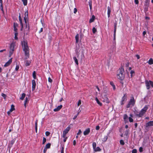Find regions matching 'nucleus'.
Here are the masks:
<instances>
[{"label": "nucleus", "mask_w": 153, "mask_h": 153, "mask_svg": "<svg viewBox=\"0 0 153 153\" xmlns=\"http://www.w3.org/2000/svg\"><path fill=\"white\" fill-rule=\"evenodd\" d=\"M110 84L111 85L113 88V89L114 90H115V85H114V83L113 82H110Z\"/></svg>", "instance_id": "30"}, {"label": "nucleus", "mask_w": 153, "mask_h": 153, "mask_svg": "<svg viewBox=\"0 0 153 153\" xmlns=\"http://www.w3.org/2000/svg\"><path fill=\"white\" fill-rule=\"evenodd\" d=\"M66 134H65L64 133H63L62 137H63L64 138H68L67 137H66Z\"/></svg>", "instance_id": "52"}, {"label": "nucleus", "mask_w": 153, "mask_h": 153, "mask_svg": "<svg viewBox=\"0 0 153 153\" xmlns=\"http://www.w3.org/2000/svg\"><path fill=\"white\" fill-rule=\"evenodd\" d=\"M120 144L122 145H123L125 143H124V141L123 140H121L120 141Z\"/></svg>", "instance_id": "39"}, {"label": "nucleus", "mask_w": 153, "mask_h": 153, "mask_svg": "<svg viewBox=\"0 0 153 153\" xmlns=\"http://www.w3.org/2000/svg\"><path fill=\"white\" fill-rule=\"evenodd\" d=\"M43 31V28L42 27L41 28L40 30L39 31V33H40Z\"/></svg>", "instance_id": "63"}, {"label": "nucleus", "mask_w": 153, "mask_h": 153, "mask_svg": "<svg viewBox=\"0 0 153 153\" xmlns=\"http://www.w3.org/2000/svg\"><path fill=\"white\" fill-rule=\"evenodd\" d=\"M46 139L45 138L43 137V142H42V144H44L46 142Z\"/></svg>", "instance_id": "36"}, {"label": "nucleus", "mask_w": 153, "mask_h": 153, "mask_svg": "<svg viewBox=\"0 0 153 153\" xmlns=\"http://www.w3.org/2000/svg\"><path fill=\"white\" fill-rule=\"evenodd\" d=\"M22 46L23 50L25 52V55L26 56V59H27L29 57V49L27 45V41L25 39L22 42Z\"/></svg>", "instance_id": "1"}, {"label": "nucleus", "mask_w": 153, "mask_h": 153, "mask_svg": "<svg viewBox=\"0 0 153 153\" xmlns=\"http://www.w3.org/2000/svg\"><path fill=\"white\" fill-rule=\"evenodd\" d=\"M131 76H133V74H134V72L133 71H131L130 72Z\"/></svg>", "instance_id": "45"}, {"label": "nucleus", "mask_w": 153, "mask_h": 153, "mask_svg": "<svg viewBox=\"0 0 153 153\" xmlns=\"http://www.w3.org/2000/svg\"><path fill=\"white\" fill-rule=\"evenodd\" d=\"M25 93L22 94V96L20 97V99L22 100H23L25 96Z\"/></svg>", "instance_id": "23"}, {"label": "nucleus", "mask_w": 153, "mask_h": 153, "mask_svg": "<svg viewBox=\"0 0 153 153\" xmlns=\"http://www.w3.org/2000/svg\"><path fill=\"white\" fill-rule=\"evenodd\" d=\"M123 118L125 122H128V116L126 114H125L124 115Z\"/></svg>", "instance_id": "17"}, {"label": "nucleus", "mask_w": 153, "mask_h": 153, "mask_svg": "<svg viewBox=\"0 0 153 153\" xmlns=\"http://www.w3.org/2000/svg\"><path fill=\"white\" fill-rule=\"evenodd\" d=\"M79 36L78 34H77L75 36V39L76 40V42L78 43L79 41Z\"/></svg>", "instance_id": "26"}, {"label": "nucleus", "mask_w": 153, "mask_h": 153, "mask_svg": "<svg viewBox=\"0 0 153 153\" xmlns=\"http://www.w3.org/2000/svg\"><path fill=\"white\" fill-rule=\"evenodd\" d=\"M14 30L15 32H17V27H14Z\"/></svg>", "instance_id": "62"}, {"label": "nucleus", "mask_w": 153, "mask_h": 153, "mask_svg": "<svg viewBox=\"0 0 153 153\" xmlns=\"http://www.w3.org/2000/svg\"><path fill=\"white\" fill-rule=\"evenodd\" d=\"M150 81H146L145 82L146 86L147 89H149L150 88Z\"/></svg>", "instance_id": "13"}, {"label": "nucleus", "mask_w": 153, "mask_h": 153, "mask_svg": "<svg viewBox=\"0 0 153 153\" xmlns=\"http://www.w3.org/2000/svg\"><path fill=\"white\" fill-rule=\"evenodd\" d=\"M0 8L1 9V11H2L3 13H4V11L3 9V6H0Z\"/></svg>", "instance_id": "54"}, {"label": "nucleus", "mask_w": 153, "mask_h": 153, "mask_svg": "<svg viewBox=\"0 0 153 153\" xmlns=\"http://www.w3.org/2000/svg\"><path fill=\"white\" fill-rule=\"evenodd\" d=\"M100 128V126H96V129L97 130H99V129Z\"/></svg>", "instance_id": "61"}, {"label": "nucleus", "mask_w": 153, "mask_h": 153, "mask_svg": "<svg viewBox=\"0 0 153 153\" xmlns=\"http://www.w3.org/2000/svg\"><path fill=\"white\" fill-rule=\"evenodd\" d=\"M1 96L4 97V99L5 100L6 99V97H7L6 94H4V93H2L1 94Z\"/></svg>", "instance_id": "38"}, {"label": "nucleus", "mask_w": 153, "mask_h": 153, "mask_svg": "<svg viewBox=\"0 0 153 153\" xmlns=\"http://www.w3.org/2000/svg\"><path fill=\"white\" fill-rule=\"evenodd\" d=\"M36 86V83L35 81L33 79L32 80V90L34 91L35 89Z\"/></svg>", "instance_id": "9"}, {"label": "nucleus", "mask_w": 153, "mask_h": 153, "mask_svg": "<svg viewBox=\"0 0 153 153\" xmlns=\"http://www.w3.org/2000/svg\"><path fill=\"white\" fill-rule=\"evenodd\" d=\"M95 17L94 15H93L92 16L91 18L89 20V22L91 23L94 22V20Z\"/></svg>", "instance_id": "18"}, {"label": "nucleus", "mask_w": 153, "mask_h": 153, "mask_svg": "<svg viewBox=\"0 0 153 153\" xmlns=\"http://www.w3.org/2000/svg\"><path fill=\"white\" fill-rule=\"evenodd\" d=\"M23 4L25 6L27 4V0H22Z\"/></svg>", "instance_id": "31"}, {"label": "nucleus", "mask_w": 153, "mask_h": 153, "mask_svg": "<svg viewBox=\"0 0 153 153\" xmlns=\"http://www.w3.org/2000/svg\"><path fill=\"white\" fill-rule=\"evenodd\" d=\"M73 59L75 61V62L76 64L78 65V61L76 58V57H73Z\"/></svg>", "instance_id": "22"}, {"label": "nucleus", "mask_w": 153, "mask_h": 153, "mask_svg": "<svg viewBox=\"0 0 153 153\" xmlns=\"http://www.w3.org/2000/svg\"><path fill=\"white\" fill-rule=\"evenodd\" d=\"M129 131L128 130H127L125 131V135L127 136L128 134Z\"/></svg>", "instance_id": "47"}, {"label": "nucleus", "mask_w": 153, "mask_h": 153, "mask_svg": "<svg viewBox=\"0 0 153 153\" xmlns=\"http://www.w3.org/2000/svg\"><path fill=\"white\" fill-rule=\"evenodd\" d=\"M18 35V33L17 32H15V37H14V39L16 40L18 39V37H17V36Z\"/></svg>", "instance_id": "33"}, {"label": "nucleus", "mask_w": 153, "mask_h": 153, "mask_svg": "<svg viewBox=\"0 0 153 153\" xmlns=\"http://www.w3.org/2000/svg\"><path fill=\"white\" fill-rule=\"evenodd\" d=\"M82 133V131H81V130L80 129H79V131H78V132L77 133V135H79L80 134Z\"/></svg>", "instance_id": "49"}, {"label": "nucleus", "mask_w": 153, "mask_h": 153, "mask_svg": "<svg viewBox=\"0 0 153 153\" xmlns=\"http://www.w3.org/2000/svg\"><path fill=\"white\" fill-rule=\"evenodd\" d=\"M95 100L98 104H99L100 106H102V103L100 102L97 97L95 98Z\"/></svg>", "instance_id": "20"}, {"label": "nucleus", "mask_w": 153, "mask_h": 153, "mask_svg": "<svg viewBox=\"0 0 153 153\" xmlns=\"http://www.w3.org/2000/svg\"><path fill=\"white\" fill-rule=\"evenodd\" d=\"M137 153V150L136 149H133L132 151V153Z\"/></svg>", "instance_id": "42"}, {"label": "nucleus", "mask_w": 153, "mask_h": 153, "mask_svg": "<svg viewBox=\"0 0 153 153\" xmlns=\"http://www.w3.org/2000/svg\"><path fill=\"white\" fill-rule=\"evenodd\" d=\"M90 129L89 128H86L83 132L84 135H86L90 133Z\"/></svg>", "instance_id": "10"}, {"label": "nucleus", "mask_w": 153, "mask_h": 153, "mask_svg": "<svg viewBox=\"0 0 153 153\" xmlns=\"http://www.w3.org/2000/svg\"><path fill=\"white\" fill-rule=\"evenodd\" d=\"M35 127H37V120L35 123Z\"/></svg>", "instance_id": "60"}, {"label": "nucleus", "mask_w": 153, "mask_h": 153, "mask_svg": "<svg viewBox=\"0 0 153 153\" xmlns=\"http://www.w3.org/2000/svg\"><path fill=\"white\" fill-rule=\"evenodd\" d=\"M15 46V43L14 42H12L10 46V51L9 53V56L10 57L13 54V51H14V48Z\"/></svg>", "instance_id": "4"}, {"label": "nucleus", "mask_w": 153, "mask_h": 153, "mask_svg": "<svg viewBox=\"0 0 153 153\" xmlns=\"http://www.w3.org/2000/svg\"><path fill=\"white\" fill-rule=\"evenodd\" d=\"M139 151L140 152H142L143 151V149L142 147H140L139 149Z\"/></svg>", "instance_id": "51"}, {"label": "nucleus", "mask_w": 153, "mask_h": 153, "mask_svg": "<svg viewBox=\"0 0 153 153\" xmlns=\"http://www.w3.org/2000/svg\"><path fill=\"white\" fill-rule=\"evenodd\" d=\"M51 145V143H48L46 144L45 146V148H46L47 149H49Z\"/></svg>", "instance_id": "25"}, {"label": "nucleus", "mask_w": 153, "mask_h": 153, "mask_svg": "<svg viewBox=\"0 0 153 153\" xmlns=\"http://www.w3.org/2000/svg\"><path fill=\"white\" fill-rule=\"evenodd\" d=\"M148 62L149 64L150 65H151L153 63V60L152 58H151L149 60Z\"/></svg>", "instance_id": "29"}, {"label": "nucleus", "mask_w": 153, "mask_h": 153, "mask_svg": "<svg viewBox=\"0 0 153 153\" xmlns=\"http://www.w3.org/2000/svg\"><path fill=\"white\" fill-rule=\"evenodd\" d=\"M47 149L46 148H45L44 147V149L43 150V152L44 153H45V152H46L47 151Z\"/></svg>", "instance_id": "58"}, {"label": "nucleus", "mask_w": 153, "mask_h": 153, "mask_svg": "<svg viewBox=\"0 0 153 153\" xmlns=\"http://www.w3.org/2000/svg\"><path fill=\"white\" fill-rule=\"evenodd\" d=\"M150 85L153 87V82L152 81H150Z\"/></svg>", "instance_id": "57"}, {"label": "nucleus", "mask_w": 153, "mask_h": 153, "mask_svg": "<svg viewBox=\"0 0 153 153\" xmlns=\"http://www.w3.org/2000/svg\"><path fill=\"white\" fill-rule=\"evenodd\" d=\"M50 134V133L49 131H47L45 132V134L47 136H48Z\"/></svg>", "instance_id": "46"}, {"label": "nucleus", "mask_w": 153, "mask_h": 153, "mask_svg": "<svg viewBox=\"0 0 153 153\" xmlns=\"http://www.w3.org/2000/svg\"><path fill=\"white\" fill-rule=\"evenodd\" d=\"M134 2L136 4H138V0H134Z\"/></svg>", "instance_id": "59"}, {"label": "nucleus", "mask_w": 153, "mask_h": 153, "mask_svg": "<svg viewBox=\"0 0 153 153\" xmlns=\"http://www.w3.org/2000/svg\"><path fill=\"white\" fill-rule=\"evenodd\" d=\"M129 121L130 122H132L133 121V120L130 117L128 118Z\"/></svg>", "instance_id": "40"}, {"label": "nucleus", "mask_w": 153, "mask_h": 153, "mask_svg": "<svg viewBox=\"0 0 153 153\" xmlns=\"http://www.w3.org/2000/svg\"><path fill=\"white\" fill-rule=\"evenodd\" d=\"M12 62V58H10L4 65V67L9 66Z\"/></svg>", "instance_id": "8"}, {"label": "nucleus", "mask_w": 153, "mask_h": 153, "mask_svg": "<svg viewBox=\"0 0 153 153\" xmlns=\"http://www.w3.org/2000/svg\"><path fill=\"white\" fill-rule=\"evenodd\" d=\"M64 148L63 147H62V149L61 150V153H64Z\"/></svg>", "instance_id": "56"}, {"label": "nucleus", "mask_w": 153, "mask_h": 153, "mask_svg": "<svg viewBox=\"0 0 153 153\" xmlns=\"http://www.w3.org/2000/svg\"><path fill=\"white\" fill-rule=\"evenodd\" d=\"M117 23H115L114 24V33H116V29H117Z\"/></svg>", "instance_id": "34"}, {"label": "nucleus", "mask_w": 153, "mask_h": 153, "mask_svg": "<svg viewBox=\"0 0 153 153\" xmlns=\"http://www.w3.org/2000/svg\"><path fill=\"white\" fill-rule=\"evenodd\" d=\"M92 146H93V149H94L96 147V143L95 142H93V144H92Z\"/></svg>", "instance_id": "37"}, {"label": "nucleus", "mask_w": 153, "mask_h": 153, "mask_svg": "<svg viewBox=\"0 0 153 153\" xmlns=\"http://www.w3.org/2000/svg\"><path fill=\"white\" fill-rule=\"evenodd\" d=\"M107 9H108L107 14H108V17L109 18L110 17V15L111 8H110V7L109 6H108V7Z\"/></svg>", "instance_id": "16"}, {"label": "nucleus", "mask_w": 153, "mask_h": 153, "mask_svg": "<svg viewBox=\"0 0 153 153\" xmlns=\"http://www.w3.org/2000/svg\"><path fill=\"white\" fill-rule=\"evenodd\" d=\"M19 22H20V23L21 26V30H22V29H23V24H22V18H21V16H20V14H19Z\"/></svg>", "instance_id": "12"}, {"label": "nucleus", "mask_w": 153, "mask_h": 153, "mask_svg": "<svg viewBox=\"0 0 153 153\" xmlns=\"http://www.w3.org/2000/svg\"><path fill=\"white\" fill-rule=\"evenodd\" d=\"M94 150L95 152L100 151L101 150L100 149L99 147H97V148L96 147L94 149Z\"/></svg>", "instance_id": "21"}, {"label": "nucleus", "mask_w": 153, "mask_h": 153, "mask_svg": "<svg viewBox=\"0 0 153 153\" xmlns=\"http://www.w3.org/2000/svg\"><path fill=\"white\" fill-rule=\"evenodd\" d=\"M127 97V95L126 94H125L124 95L123 97H122L121 100V105H123L124 104V102L126 101Z\"/></svg>", "instance_id": "5"}, {"label": "nucleus", "mask_w": 153, "mask_h": 153, "mask_svg": "<svg viewBox=\"0 0 153 153\" xmlns=\"http://www.w3.org/2000/svg\"><path fill=\"white\" fill-rule=\"evenodd\" d=\"M18 26V25L17 23H14V27H17Z\"/></svg>", "instance_id": "50"}, {"label": "nucleus", "mask_w": 153, "mask_h": 153, "mask_svg": "<svg viewBox=\"0 0 153 153\" xmlns=\"http://www.w3.org/2000/svg\"><path fill=\"white\" fill-rule=\"evenodd\" d=\"M62 105H60L58 106L56 108L54 109L53 111H59L62 107Z\"/></svg>", "instance_id": "14"}, {"label": "nucleus", "mask_w": 153, "mask_h": 153, "mask_svg": "<svg viewBox=\"0 0 153 153\" xmlns=\"http://www.w3.org/2000/svg\"><path fill=\"white\" fill-rule=\"evenodd\" d=\"M135 56L137 58V59H139L140 58V56L138 54H136L135 55Z\"/></svg>", "instance_id": "55"}, {"label": "nucleus", "mask_w": 153, "mask_h": 153, "mask_svg": "<svg viewBox=\"0 0 153 153\" xmlns=\"http://www.w3.org/2000/svg\"><path fill=\"white\" fill-rule=\"evenodd\" d=\"M30 62L29 61L26 60L25 61V65L26 66H29L30 65Z\"/></svg>", "instance_id": "27"}, {"label": "nucleus", "mask_w": 153, "mask_h": 153, "mask_svg": "<svg viewBox=\"0 0 153 153\" xmlns=\"http://www.w3.org/2000/svg\"><path fill=\"white\" fill-rule=\"evenodd\" d=\"M71 129V126H68V127L63 131V133L65 134H67Z\"/></svg>", "instance_id": "7"}, {"label": "nucleus", "mask_w": 153, "mask_h": 153, "mask_svg": "<svg viewBox=\"0 0 153 153\" xmlns=\"http://www.w3.org/2000/svg\"><path fill=\"white\" fill-rule=\"evenodd\" d=\"M15 140H13L11 141V144L12 145L14 143Z\"/></svg>", "instance_id": "64"}, {"label": "nucleus", "mask_w": 153, "mask_h": 153, "mask_svg": "<svg viewBox=\"0 0 153 153\" xmlns=\"http://www.w3.org/2000/svg\"><path fill=\"white\" fill-rule=\"evenodd\" d=\"M48 81L49 82L51 83L52 82V79L50 78V77H49L48 78Z\"/></svg>", "instance_id": "48"}, {"label": "nucleus", "mask_w": 153, "mask_h": 153, "mask_svg": "<svg viewBox=\"0 0 153 153\" xmlns=\"http://www.w3.org/2000/svg\"><path fill=\"white\" fill-rule=\"evenodd\" d=\"M28 101H29V100H28V98L27 97H26L25 98V100L24 102V106L25 108H26V104H27V102H28Z\"/></svg>", "instance_id": "19"}, {"label": "nucleus", "mask_w": 153, "mask_h": 153, "mask_svg": "<svg viewBox=\"0 0 153 153\" xmlns=\"http://www.w3.org/2000/svg\"><path fill=\"white\" fill-rule=\"evenodd\" d=\"M108 137L107 136H105L104 137V138H103V140L104 141H106L108 139Z\"/></svg>", "instance_id": "44"}, {"label": "nucleus", "mask_w": 153, "mask_h": 153, "mask_svg": "<svg viewBox=\"0 0 153 153\" xmlns=\"http://www.w3.org/2000/svg\"><path fill=\"white\" fill-rule=\"evenodd\" d=\"M24 20L25 21V22L26 23V28L25 29V30L24 31V33H25L26 31H29V26H28V27H27V23H26V19L25 18V17H24Z\"/></svg>", "instance_id": "11"}, {"label": "nucleus", "mask_w": 153, "mask_h": 153, "mask_svg": "<svg viewBox=\"0 0 153 153\" xmlns=\"http://www.w3.org/2000/svg\"><path fill=\"white\" fill-rule=\"evenodd\" d=\"M19 68V66L18 65H17L15 68V70L17 71Z\"/></svg>", "instance_id": "41"}, {"label": "nucleus", "mask_w": 153, "mask_h": 153, "mask_svg": "<svg viewBox=\"0 0 153 153\" xmlns=\"http://www.w3.org/2000/svg\"><path fill=\"white\" fill-rule=\"evenodd\" d=\"M148 109V107L147 106H145L141 109L139 113H135V114L138 117H141L145 113Z\"/></svg>", "instance_id": "3"}, {"label": "nucleus", "mask_w": 153, "mask_h": 153, "mask_svg": "<svg viewBox=\"0 0 153 153\" xmlns=\"http://www.w3.org/2000/svg\"><path fill=\"white\" fill-rule=\"evenodd\" d=\"M81 104V102L80 100H79L78 102L77 103V106H79V105H80Z\"/></svg>", "instance_id": "43"}, {"label": "nucleus", "mask_w": 153, "mask_h": 153, "mask_svg": "<svg viewBox=\"0 0 153 153\" xmlns=\"http://www.w3.org/2000/svg\"><path fill=\"white\" fill-rule=\"evenodd\" d=\"M118 74L117 77L120 80H123L124 77V70L123 68H120L118 71Z\"/></svg>", "instance_id": "2"}, {"label": "nucleus", "mask_w": 153, "mask_h": 153, "mask_svg": "<svg viewBox=\"0 0 153 153\" xmlns=\"http://www.w3.org/2000/svg\"><path fill=\"white\" fill-rule=\"evenodd\" d=\"M77 11V10L76 8H75L74 9V13H76Z\"/></svg>", "instance_id": "53"}, {"label": "nucleus", "mask_w": 153, "mask_h": 153, "mask_svg": "<svg viewBox=\"0 0 153 153\" xmlns=\"http://www.w3.org/2000/svg\"><path fill=\"white\" fill-rule=\"evenodd\" d=\"M89 5L90 6V9L91 10L92 9V0H89V1L88 2Z\"/></svg>", "instance_id": "28"}, {"label": "nucleus", "mask_w": 153, "mask_h": 153, "mask_svg": "<svg viewBox=\"0 0 153 153\" xmlns=\"http://www.w3.org/2000/svg\"><path fill=\"white\" fill-rule=\"evenodd\" d=\"M135 101L133 97H132L128 103L132 106H134L135 103Z\"/></svg>", "instance_id": "6"}, {"label": "nucleus", "mask_w": 153, "mask_h": 153, "mask_svg": "<svg viewBox=\"0 0 153 153\" xmlns=\"http://www.w3.org/2000/svg\"><path fill=\"white\" fill-rule=\"evenodd\" d=\"M33 76L34 79L36 78V73L35 71H34L33 73Z\"/></svg>", "instance_id": "32"}, {"label": "nucleus", "mask_w": 153, "mask_h": 153, "mask_svg": "<svg viewBox=\"0 0 153 153\" xmlns=\"http://www.w3.org/2000/svg\"><path fill=\"white\" fill-rule=\"evenodd\" d=\"M15 110L14 106L13 105H11V108L10 110V111H13Z\"/></svg>", "instance_id": "24"}, {"label": "nucleus", "mask_w": 153, "mask_h": 153, "mask_svg": "<svg viewBox=\"0 0 153 153\" xmlns=\"http://www.w3.org/2000/svg\"><path fill=\"white\" fill-rule=\"evenodd\" d=\"M92 32L93 33H95L97 32V30L95 27H93L92 29Z\"/></svg>", "instance_id": "35"}, {"label": "nucleus", "mask_w": 153, "mask_h": 153, "mask_svg": "<svg viewBox=\"0 0 153 153\" xmlns=\"http://www.w3.org/2000/svg\"><path fill=\"white\" fill-rule=\"evenodd\" d=\"M153 126V121H150L146 124V127H148L149 126Z\"/></svg>", "instance_id": "15"}]
</instances>
